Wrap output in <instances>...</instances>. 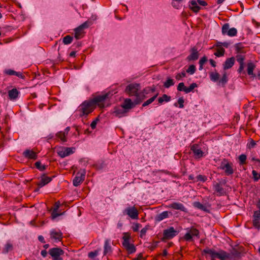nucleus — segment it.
Returning <instances> with one entry per match:
<instances>
[{"instance_id": "f257e3e1", "label": "nucleus", "mask_w": 260, "mask_h": 260, "mask_svg": "<svg viewBox=\"0 0 260 260\" xmlns=\"http://www.w3.org/2000/svg\"><path fill=\"white\" fill-rule=\"evenodd\" d=\"M112 91L99 95L90 101H84L79 107L78 112L80 116L87 115L92 112L98 106L102 109L110 105V100L113 96Z\"/></svg>"}, {"instance_id": "f03ea898", "label": "nucleus", "mask_w": 260, "mask_h": 260, "mask_svg": "<svg viewBox=\"0 0 260 260\" xmlns=\"http://www.w3.org/2000/svg\"><path fill=\"white\" fill-rule=\"evenodd\" d=\"M140 89V85L138 83H131L128 85L125 89V92L129 96L135 97V104H139L146 98L145 94L148 92H153L155 91V88H151L150 87H146L143 91L139 92Z\"/></svg>"}, {"instance_id": "7ed1b4c3", "label": "nucleus", "mask_w": 260, "mask_h": 260, "mask_svg": "<svg viewBox=\"0 0 260 260\" xmlns=\"http://www.w3.org/2000/svg\"><path fill=\"white\" fill-rule=\"evenodd\" d=\"M203 254H208L210 255L211 260H215L218 258L220 260H226L230 258V254L227 253L223 250H220L218 252H216L213 249L207 248L202 251Z\"/></svg>"}, {"instance_id": "20e7f679", "label": "nucleus", "mask_w": 260, "mask_h": 260, "mask_svg": "<svg viewBox=\"0 0 260 260\" xmlns=\"http://www.w3.org/2000/svg\"><path fill=\"white\" fill-rule=\"evenodd\" d=\"M131 235L129 233H124L122 237V245L127 251L128 254H132L136 252V248L133 244L129 242Z\"/></svg>"}, {"instance_id": "39448f33", "label": "nucleus", "mask_w": 260, "mask_h": 260, "mask_svg": "<svg viewBox=\"0 0 260 260\" xmlns=\"http://www.w3.org/2000/svg\"><path fill=\"white\" fill-rule=\"evenodd\" d=\"M186 233L184 235L183 239L186 241H192L193 237L199 238V231L194 226L185 229Z\"/></svg>"}, {"instance_id": "423d86ee", "label": "nucleus", "mask_w": 260, "mask_h": 260, "mask_svg": "<svg viewBox=\"0 0 260 260\" xmlns=\"http://www.w3.org/2000/svg\"><path fill=\"white\" fill-rule=\"evenodd\" d=\"M179 232L176 230L173 226L169 227L165 230L163 232V240H170L177 236Z\"/></svg>"}, {"instance_id": "0eeeda50", "label": "nucleus", "mask_w": 260, "mask_h": 260, "mask_svg": "<svg viewBox=\"0 0 260 260\" xmlns=\"http://www.w3.org/2000/svg\"><path fill=\"white\" fill-rule=\"evenodd\" d=\"M49 254L52 256L53 260H62L60 256L64 254V251L60 248L55 247L50 249Z\"/></svg>"}, {"instance_id": "6e6552de", "label": "nucleus", "mask_w": 260, "mask_h": 260, "mask_svg": "<svg viewBox=\"0 0 260 260\" xmlns=\"http://www.w3.org/2000/svg\"><path fill=\"white\" fill-rule=\"evenodd\" d=\"M223 35H228L230 37L236 36L237 34V30L235 27L230 28V24L228 23L224 24L221 29Z\"/></svg>"}, {"instance_id": "1a4fd4ad", "label": "nucleus", "mask_w": 260, "mask_h": 260, "mask_svg": "<svg viewBox=\"0 0 260 260\" xmlns=\"http://www.w3.org/2000/svg\"><path fill=\"white\" fill-rule=\"evenodd\" d=\"M86 171L85 169L80 170L77 173L73 181L75 186H79L85 179Z\"/></svg>"}, {"instance_id": "9d476101", "label": "nucleus", "mask_w": 260, "mask_h": 260, "mask_svg": "<svg viewBox=\"0 0 260 260\" xmlns=\"http://www.w3.org/2000/svg\"><path fill=\"white\" fill-rule=\"evenodd\" d=\"M190 150L193 153V156L196 159H200L204 157L205 153L201 150L200 146L198 144H193L190 146Z\"/></svg>"}, {"instance_id": "9b49d317", "label": "nucleus", "mask_w": 260, "mask_h": 260, "mask_svg": "<svg viewBox=\"0 0 260 260\" xmlns=\"http://www.w3.org/2000/svg\"><path fill=\"white\" fill-rule=\"evenodd\" d=\"M124 215H127L132 219H136L138 218L139 212L137 208L133 207H128L123 211Z\"/></svg>"}, {"instance_id": "f8f14e48", "label": "nucleus", "mask_w": 260, "mask_h": 260, "mask_svg": "<svg viewBox=\"0 0 260 260\" xmlns=\"http://www.w3.org/2000/svg\"><path fill=\"white\" fill-rule=\"evenodd\" d=\"M198 87V85L196 83H193L190 85L188 87L184 85L183 82L179 83L177 86V89L179 91H184L186 93H189L196 88Z\"/></svg>"}, {"instance_id": "ddd939ff", "label": "nucleus", "mask_w": 260, "mask_h": 260, "mask_svg": "<svg viewBox=\"0 0 260 260\" xmlns=\"http://www.w3.org/2000/svg\"><path fill=\"white\" fill-rule=\"evenodd\" d=\"M75 148L70 147H63L57 151V154L61 157L67 156L74 152Z\"/></svg>"}, {"instance_id": "4468645a", "label": "nucleus", "mask_w": 260, "mask_h": 260, "mask_svg": "<svg viewBox=\"0 0 260 260\" xmlns=\"http://www.w3.org/2000/svg\"><path fill=\"white\" fill-rule=\"evenodd\" d=\"M50 238L56 241H60L62 238V233L60 230L52 229L50 232Z\"/></svg>"}, {"instance_id": "2eb2a0df", "label": "nucleus", "mask_w": 260, "mask_h": 260, "mask_svg": "<svg viewBox=\"0 0 260 260\" xmlns=\"http://www.w3.org/2000/svg\"><path fill=\"white\" fill-rule=\"evenodd\" d=\"M52 179V177L46 176L45 174H43L41 177L40 181L37 183V185L38 187L41 188L50 182Z\"/></svg>"}, {"instance_id": "dca6fc26", "label": "nucleus", "mask_w": 260, "mask_h": 260, "mask_svg": "<svg viewBox=\"0 0 260 260\" xmlns=\"http://www.w3.org/2000/svg\"><path fill=\"white\" fill-rule=\"evenodd\" d=\"M253 225L254 228L260 229V211H255L253 215Z\"/></svg>"}, {"instance_id": "f3484780", "label": "nucleus", "mask_w": 260, "mask_h": 260, "mask_svg": "<svg viewBox=\"0 0 260 260\" xmlns=\"http://www.w3.org/2000/svg\"><path fill=\"white\" fill-rule=\"evenodd\" d=\"M137 104H135V99L134 102L132 101L131 99H126L124 100L123 103L121 105V107L125 110H129L135 106Z\"/></svg>"}, {"instance_id": "a211bd4d", "label": "nucleus", "mask_w": 260, "mask_h": 260, "mask_svg": "<svg viewBox=\"0 0 260 260\" xmlns=\"http://www.w3.org/2000/svg\"><path fill=\"white\" fill-rule=\"evenodd\" d=\"M23 155L24 157L30 159H36L38 155L36 152L32 150L26 149L23 152Z\"/></svg>"}, {"instance_id": "6ab92c4d", "label": "nucleus", "mask_w": 260, "mask_h": 260, "mask_svg": "<svg viewBox=\"0 0 260 260\" xmlns=\"http://www.w3.org/2000/svg\"><path fill=\"white\" fill-rule=\"evenodd\" d=\"M191 53L187 57L188 61L196 60L198 59L199 53L196 47H192L190 50Z\"/></svg>"}, {"instance_id": "aec40b11", "label": "nucleus", "mask_w": 260, "mask_h": 260, "mask_svg": "<svg viewBox=\"0 0 260 260\" xmlns=\"http://www.w3.org/2000/svg\"><path fill=\"white\" fill-rule=\"evenodd\" d=\"M244 248L242 246L239 247L238 248H233L231 250L230 258L240 257L241 253L243 252Z\"/></svg>"}, {"instance_id": "412c9836", "label": "nucleus", "mask_w": 260, "mask_h": 260, "mask_svg": "<svg viewBox=\"0 0 260 260\" xmlns=\"http://www.w3.org/2000/svg\"><path fill=\"white\" fill-rule=\"evenodd\" d=\"M170 207L172 209L179 210L184 212H187V209L181 203L174 202L170 205Z\"/></svg>"}, {"instance_id": "4be33fe9", "label": "nucleus", "mask_w": 260, "mask_h": 260, "mask_svg": "<svg viewBox=\"0 0 260 260\" xmlns=\"http://www.w3.org/2000/svg\"><path fill=\"white\" fill-rule=\"evenodd\" d=\"M20 92L15 88L8 91L9 98L11 101L16 100L20 94Z\"/></svg>"}, {"instance_id": "5701e85b", "label": "nucleus", "mask_w": 260, "mask_h": 260, "mask_svg": "<svg viewBox=\"0 0 260 260\" xmlns=\"http://www.w3.org/2000/svg\"><path fill=\"white\" fill-rule=\"evenodd\" d=\"M188 7L194 13H197L201 10V8L198 4L196 1H190L189 2Z\"/></svg>"}, {"instance_id": "b1692460", "label": "nucleus", "mask_w": 260, "mask_h": 260, "mask_svg": "<svg viewBox=\"0 0 260 260\" xmlns=\"http://www.w3.org/2000/svg\"><path fill=\"white\" fill-rule=\"evenodd\" d=\"M60 202L59 201L55 202L54 208L51 213V216L52 219H55L58 216L61 215L63 214V213H58L57 212V210H58L60 207Z\"/></svg>"}, {"instance_id": "393cba45", "label": "nucleus", "mask_w": 260, "mask_h": 260, "mask_svg": "<svg viewBox=\"0 0 260 260\" xmlns=\"http://www.w3.org/2000/svg\"><path fill=\"white\" fill-rule=\"evenodd\" d=\"M247 71L248 75L251 76V77L254 78L256 75L253 73V70L255 68V65L252 62H249L247 64Z\"/></svg>"}, {"instance_id": "a878e982", "label": "nucleus", "mask_w": 260, "mask_h": 260, "mask_svg": "<svg viewBox=\"0 0 260 260\" xmlns=\"http://www.w3.org/2000/svg\"><path fill=\"white\" fill-rule=\"evenodd\" d=\"M235 63V58L232 57L231 58H229L226 59L225 61L223 63V69L224 70L229 69L233 67Z\"/></svg>"}, {"instance_id": "bb28decb", "label": "nucleus", "mask_w": 260, "mask_h": 260, "mask_svg": "<svg viewBox=\"0 0 260 260\" xmlns=\"http://www.w3.org/2000/svg\"><path fill=\"white\" fill-rule=\"evenodd\" d=\"M224 173L226 175L229 176L234 173V170H233V164L232 162H230L229 163H227L226 164V166H225L224 169Z\"/></svg>"}, {"instance_id": "cd10ccee", "label": "nucleus", "mask_w": 260, "mask_h": 260, "mask_svg": "<svg viewBox=\"0 0 260 260\" xmlns=\"http://www.w3.org/2000/svg\"><path fill=\"white\" fill-rule=\"evenodd\" d=\"M111 252L112 248L110 244V240L107 239L105 241L104 255H106L107 254L110 253Z\"/></svg>"}, {"instance_id": "c85d7f7f", "label": "nucleus", "mask_w": 260, "mask_h": 260, "mask_svg": "<svg viewBox=\"0 0 260 260\" xmlns=\"http://www.w3.org/2000/svg\"><path fill=\"white\" fill-rule=\"evenodd\" d=\"M13 249V244L10 242H7V243L4 245L3 250L2 253L3 254H6L8 253L9 251H11Z\"/></svg>"}, {"instance_id": "c756f323", "label": "nucleus", "mask_w": 260, "mask_h": 260, "mask_svg": "<svg viewBox=\"0 0 260 260\" xmlns=\"http://www.w3.org/2000/svg\"><path fill=\"white\" fill-rule=\"evenodd\" d=\"M169 216V213L168 211H164L161 212V213L157 215V216L155 217L156 221L159 222L164 219H166L168 218Z\"/></svg>"}, {"instance_id": "7c9ffc66", "label": "nucleus", "mask_w": 260, "mask_h": 260, "mask_svg": "<svg viewBox=\"0 0 260 260\" xmlns=\"http://www.w3.org/2000/svg\"><path fill=\"white\" fill-rule=\"evenodd\" d=\"M83 31L79 26L75 29V37L77 40H79L83 38Z\"/></svg>"}, {"instance_id": "2f4dec72", "label": "nucleus", "mask_w": 260, "mask_h": 260, "mask_svg": "<svg viewBox=\"0 0 260 260\" xmlns=\"http://www.w3.org/2000/svg\"><path fill=\"white\" fill-rule=\"evenodd\" d=\"M193 206L194 207L200 209L202 211H204L207 212H209V210H208L206 206L203 205L199 202H194L193 203Z\"/></svg>"}, {"instance_id": "473e14b6", "label": "nucleus", "mask_w": 260, "mask_h": 260, "mask_svg": "<svg viewBox=\"0 0 260 260\" xmlns=\"http://www.w3.org/2000/svg\"><path fill=\"white\" fill-rule=\"evenodd\" d=\"M228 81V76L225 72H224L222 78L218 81L219 85H221L222 86H224Z\"/></svg>"}, {"instance_id": "72a5a7b5", "label": "nucleus", "mask_w": 260, "mask_h": 260, "mask_svg": "<svg viewBox=\"0 0 260 260\" xmlns=\"http://www.w3.org/2000/svg\"><path fill=\"white\" fill-rule=\"evenodd\" d=\"M184 1V0H172V6L177 9L181 8L182 5L181 3Z\"/></svg>"}, {"instance_id": "f704fd0d", "label": "nucleus", "mask_w": 260, "mask_h": 260, "mask_svg": "<svg viewBox=\"0 0 260 260\" xmlns=\"http://www.w3.org/2000/svg\"><path fill=\"white\" fill-rule=\"evenodd\" d=\"M171 100V96L166 94H164L161 97L158 99V102L159 104H162L164 102H168Z\"/></svg>"}, {"instance_id": "c9c22d12", "label": "nucleus", "mask_w": 260, "mask_h": 260, "mask_svg": "<svg viewBox=\"0 0 260 260\" xmlns=\"http://www.w3.org/2000/svg\"><path fill=\"white\" fill-rule=\"evenodd\" d=\"M35 166L36 167V168L40 171H43L45 170L47 167V166L46 165H42L41 161H40L36 162L35 164Z\"/></svg>"}, {"instance_id": "e433bc0d", "label": "nucleus", "mask_w": 260, "mask_h": 260, "mask_svg": "<svg viewBox=\"0 0 260 260\" xmlns=\"http://www.w3.org/2000/svg\"><path fill=\"white\" fill-rule=\"evenodd\" d=\"M175 82L173 79L168 78L164 83V86L166 88H169L170 86L174 85Z\"/></svg>"}, {"instance_id": "4c0bfd02", "label": "nucleus", "mask_w": 260, "mask_h": 260, "mask_svg": "<svg viewBox=\"0 0 260 260\" xmlns=\"http://www.w3.org/2000/svg\"><path fill=\"white\" fill-rule=\"evenodd\" d=\"M210 78L211 81L216 82L219 80V74L217 72H211L210 73Z\"/></svg>"}, {"instance_id": "58836bf2", "label": "nucleus", "mask_w": 260, "mask_h": 260, "mask_svg": "<svg viewBox=\"0 0 260 260\" xmlns=\"http://www.w3.org/2000/svg\"><path fill=\"white\" fill-rule=\"evenodd\" d=\"M56 137L59 138L62 142L67 141L66 136H67L63 132L60 131L56 135Z\"/></svg>"}, {"instance_id": "ea45409f", "label": "nucleus", "mask_w": 260, "mask_h": 260, "mask_svg": "<svg viewBox=\"0 0 260 260\" xmlns=\"http://www.w3.org/2000/svg\"><path fill=\"white\" fill-rule=\"evenodd\" d=\"M73 40V38L70 35H67L65 36L62 40V42L65 45H68L72 43Z\"/></svg>"}, {"instance_id": "a19ab883", "label": "nucleus", "mask_w": 260, "mask_h": 260, "mask_svg": "<svg viewBox=\"0 0 260 260\" xmlns=\"http://www.w3.org/2000/svg\"><path fill=\"white\" fill-rule=\"evenodd\" d=\"M93 24L92 21L91 20H88L87 21H85L83 23H82L81 25L79 26V27L83 30L84 28H87L89 27L90 25H91Z\"/></svg>"}, {"instance_id": "79ce46f5", "label": "nucleus", "mask_w": 260, "mask_h": 260, "mask_svg": "<svg viewBox=\"0 0 260 260\" xmlns=\"http://www.w3.org/2000/svg\"><path fill=\"white\" fill-rule=\"evenodd\" d=\"M158 95V93L156 94L146 101H145L142 105L143 107H145L146 106L149 105V104H151L157 98Z\"/></svg>"}, {"instance_id": "37998d69", "label": "nucleus", "mask_w": 260, "mask_h": 260, "mask_svg": "<svg viewBox=\"0 0 260 260\" xmlns=\"http://www.w3.org/2000/svg\"><path fill=\"white\" fill-rule=\"evenodd\" d=\"M214 187L215 190L217 192H218V193H219L220 194H222L223 193V188H222V187L221 186L220 184H219L218 183H216L214 185Z\"/></svg>"}, {"instance_id": "c03bdc74", "label": "nucleus", "mask_w": 260, "mask_h": 260, "mask_svg": "<svg viewBox=\"0 0 260 260\" xmlns=\"http://www.w3.org/2000/svg\"><path fill=\"white\" fill-rule=\"evenodd\" d=\"M126 112V111L122 108L121 109H117L115 111L116 115L119 117L124 115Z\"/></svg>"}, {"instance_id": "a18cd8bd", "label": "nucleus", "mask_w": 260, "mask_h": 260, "mask_svg": "<svg viewBox=\"0 0 260 260\" xmlns=\"http://www.w3.org/2000/svg\"><path fill=\"white\" fill-rule=\"evenodd\" d=\"M224 52L225 50L223 48H220L214 53V55L217 57H221L224 55Z\"/></svg>"}, {"instance_id": "49530a36", "label": "nucleus", "mask_w": 260, "mask_h": 260, "mask_svg": "<svg viewBox=\"0 0 260 260\" xmlns=\"http://www.w3.org/2000/svg\"><path fill=\"white\" fill-rule=\"evenodd\" d=\"M196 66L193 64H191L189 66L188 68L186 70V72L190 75H192L196 72Z\"/></svg>"}, {"instance_id": "de8ad7c7", "label": "nucleus", "mask_w": 260, "mask_h": 260, "mask_svg": "<svg viewBox=\"0 0 260 260\" xmlns=\"http://www.w3.org/2000/svg\"><path fill=\"white\" fill-rule=\"evenodd\" d=\"M247 156L245 154H242L239 155V160L240 161V165H244L246 164V160Z\"/></svg>"}, {"instance_id": "09e8293b", "label": "nucleus", "mask_w": 260, "mask_h": 260, "mask_svg": "<svg viewBox=\"0 0 260 260\" xmlns=\"http://www.w3.org/2000/svg\"><path fill=\"white\" fill-rule=\"evenodd\" d=\"M252 174L254 181H257L260 179V174L257 173L255 170H252Z\"/></svg>"}, {"instance_id": "8fccbe9b", "label": "nucleus", "mask_w": 260, "mask_h": 260, "mask_svg": "<svg viewBox=\"0 0 260 260\" xmlns=\"http://www.w3.org/2000/svg\"><path fill=\"white\" fill-rule=\"evenodd\" d=\"M235 48L238 53H243V47L241 43H237L235 45Z\"/></svg>"}, {"instance_id": "3c124183", "label": "nucleus", "mask_w": 260, "mask_h": 260, "mask_svg": "<svg viewBox=\"0 0 260 260\" xmlns=\"http://www.w3.org/2000/svg\"><path fill=\"white\" fill-rule=\"evenodd\" d=\"M186 76V73L185 71H182L181 73H178L175 76V78L177 80H180L182 78L185 77Z\"/></svg>"}, {"instance_id": "603ef678", "label": "nucleus", "mask_w": 260, "mask_h": 260, "mask_svg": "<svg viewBox=\"0 0 260 260\" xmlns=\"http://www.w3.org/2000/svg\"><path fill=\"white\" fill-rule=\"evenodd\" d=\"M230 162L228 161V159L224 158L222 159V161L221 162L220 165L219 167V168L221 170L224 169L225 166H226V164L227 163H229Z\"/></svg>"}, {"instance_id": "864d4df0", "label": "nucleus", "mask_w": 260, "mask_h": 260, "mask_svg": "<svg viewBox=\"0 0 260 260\" xmlns=\"http://www.w3.org/2000/svg\"><path fill=\"white\" fill-rule=\"evenodd\" d=\"M5 73L7 75L12 76L16 75V72L11 69H7L5 71Z\"/></svg>"}, {"instance_id": "5fc2aeb1", "label": "nucleus", "mask_w": 260, "mask_h": 260, "mask_svg": "<svg viewBox=\"0 0 260 260\" xmlns=\"http://www.w3.org/2000/svg\"><path fill=\"white\" fill-rule=\"evenodd\" d=\"M197 181H200L203 182H205L207 178L205 176L202 175H199L197 176Z\"/></svg>"}, {"instance_id": "6e6d98bb", "label": "nucleus", "mask_w": 260, "mask_h": 260, "mask_svg": "<svg viewBox=\"0 0 260 260\" xmlns=\"http://www.w3.org/2000/svg\"><path fill=\"white\" fill-rule=\"evenodd\" d=\"M98 254V251L95 250L93 251H91L88 253V256L90 258H93L94 257L97 256Z\"/></svg>"}, {"instance_id": "4d7b16f0", "label": "nucleus", "mask_w": 260, "mask_h": 260, "mask_svg": "<svg viewBox=\"0 0 260 260\" xmlns=\"http://www.w3.org/2000/svg\"><path fill=\"white\" fill-rule=\"evenodd\" d=\"M149 226H146L141 230L140 237L142 238L148 230Z\"/></svg>"}, {"instance_id": "13d9d810", "label": "nucleus", "mask_w": 260, "mask_h": 260, "mask_svg": "<svg viewBox=\"0 0 260 260\" xmlns=\"http://www.w3.org/2000/svg\"><path fill=\"white\" fill-rule=\"evenodd\" d=\"M99 120L98 117H97L95 120H94L90 124V126L92 129L95 128L98 121Z\"/></svg>"}, {"instance_id": "bf43d9fd", "label": "nucleus", "mask_w": 260, "mask_h": 260, "mask_svg": "<svg viewBox=\"0 0 260 260\" xmlns=\"http://www.w3.org/2000/svg\"><path fill=\"white\" fill-rule=\"evenodd\" d=\"M244 57L242 55H238L237 56V60L239 64H244Z\"/></svg>"}, {"instance_id": "052dcab7", "label": "nucleus", "mask_w": 260, "mask_h": 260, "mask_svg": "<svg viewBox=\"0 0 260 260\" xmlns=\"http://www.w3.org/2000/svg\"><path fill=\"white\" fill-rule=\"evenodd\" d=\"M184 102V101L183 99V98H180L178 100V103L179 105V107L180 108H183L184 107L183 103Z\"/></svg>"}, {"instance_id": "680f3d73", "label": "nucleus", "mask_w": 260, "mask_h": 260, "mask_svg": "<svg viewBox=\"0 0 260 260\" xmlns=\"http://www.w3.org/2000/svg\"><path fill=\"white\" fill-rule=\"evenodd\" d=\"M255 142L253 140L251 139L248 145V147L249 148H253L255 146Z\"/></svg>"}, {"instance_id": "e2e57ef3", "label": "nucleus", "mask_w": 260, "mask_h": 260, "mask_svg": "<svg viewBox=\"0 0 260 260\" xmlns=\"http://www.w3.org/2000/svg\"><path fill=\"white\" fill-rule=\"evenodd\" d=\"M207 61V58L205 56L202 57L199 61V64H204Z\"/></svg>"}, {"instance_id": "0e129e2a", "label": "nucleus", "mask_w": 260, "mask_h": 260, "mask_svg": "<svg viewBox=\"0 0 260 260\" xmlns=\"http://www.w3.org/2000/svg\"><path fill=\"white\" fill-rule=\"evenodd\" d=\"M229 45H230V43L228 42H223V43L218 42L217 46H223L226 48H228L229 46Z\"/></svg>"}, {"instance_id": "69168bd1", "label": "nucleus", "mask_w": 260, "mask_h": 260, "mask_svg": "<svg viewBox=\"0 0 260 260\" xmlns=\"http://www.w3.org/2000/svg\"><path fill=\"white\" fill-rule=\"evenodd\" d=\"M198 5H200L202 6H206L207 5V3L205 1L203 0H197V1Z\"/></svg>"}, {"instance_id": "338daca9", "label": "nucleus", "mask_w": 260, "mask_h": 260, "mask_svg": "<svg viewBox=\"0 0 260 260\" xmlns=\"http://www.w3.org/2000/svg\"><path fill=\"white\" fill-rule=\"evenodd\" d=\"M15 76L22 79H24L25 77V76L20 72H16Z\"/></svg>"}, {"instance_id": "774afa93", "label": "nucleus", "mask_w": 260, "mask_h": 260, "mask_svg": "<svg viewBox=\"0 0 260 260\" xmlns=\"http://www.w3.org/2000/svg\"><path fill=\"white\" fill-rule=\"evenodd\" d=\"M143 258V254L140 253L138 255L137 257L134 258L133 260H142Z\"/></svg>"}]
</instances>
